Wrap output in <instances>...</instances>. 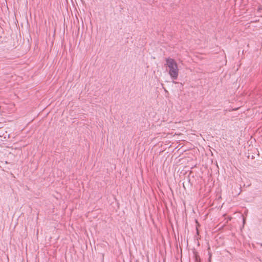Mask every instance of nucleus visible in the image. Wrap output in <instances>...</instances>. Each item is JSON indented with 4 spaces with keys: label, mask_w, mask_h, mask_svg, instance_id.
<instances>
[{
    "label": "nucleus",
    "mask_w": 262,
    "mask_h": 262,
    "mask_svg": "<svg viewBox=\"0 0 262 262\" xmlns=\"http://www.w3.org/2000/svg\"><path fill=\"white\" fill-rule=\"evenodd\" d=\"M243 222L245 223V219L243 220Z\"/></svg>",
    "instance_id": "nucleus-3"
},
{
    "label": "nucleus",
    "mask_w": 262,
    "mask_h": 262,
    "mask_svg": "<svg viewBox=\"0 0 262 262\" xmlns=\"http://www.w3.org/2000/svg\"><path fill=\"white\" fill-rule=\"evenodd\" d=\"M173 82L174 83H177V82H175L174 81H173Z\"/></svg>",
    "instance_id": "nucleus-2"
},
{
    "label": "nucleus",
    "mask_w": 262,
    "mask_h": 262,
    "mask_svg": "<svg viewBox=\"0 0 262 262\" xmlns=\"http://www.w3.org/2000/svg\"><path fill=\"white\" fill-rule=\"evenodd\" d=\"M165 66L168 69V74L170 78L173 80H176L179 76V69L177 62L171 58H167L165 59Z\"/></svg>",
    "instance_id": "nucleus-1"
}]
</instances>
